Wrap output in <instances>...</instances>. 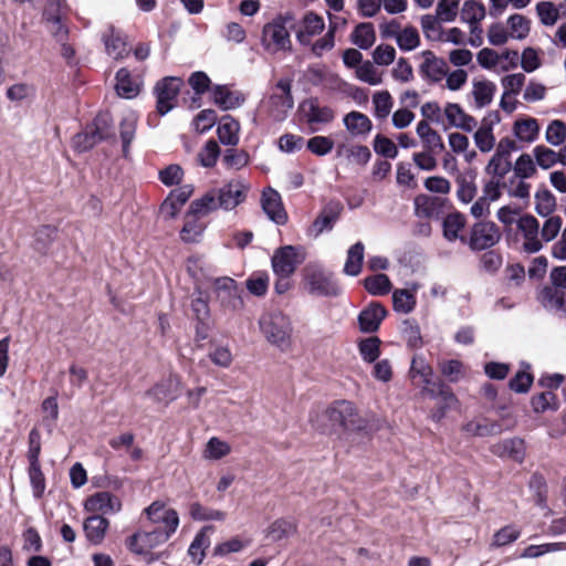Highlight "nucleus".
Returning a JSON list of instances; mask_svg holds the SVG:
<instances>
[{"label": "nucleus", "mask_w": 566, "mask_h": 566, "mask_svg": "<svg viewBox=\"0 0 566 566\" xmlns=\"http://www.w3.org/2000/svg\"><path fill=\"white\" fill-rule=\"evenodd\" d=\"M313 426L323 433H338L340 431H360L367 422L357 412L353 402L347 400L334 401L316 419H311Z\"/></svg>", "instance_id": "nucleus-1"}, {"label": "nucleus", "mask_w": 566, "mask_h": 566, "mask_svg": "<svg viewBox=\"0 0 566 566\" xmlns=\"http://www.w3.org/2000/svg\"><path fill=\"white\" fill-rule=\"evenodd\" d=\"M296 27L292 13L287 12L266 23L262 30V45L270 53L291 50L290 30Z\"/></svg>", "instance_id": "nucleus-2"}, {"label": "nucleus", "mask_w": 566, "mask_h": 566, "mask_svg": "<svg viewBox=\"0 0 566 566\" xmlns=\"http://www.w3.org/2000/svg\"><path fill=\"white\" fill-rule=\"evenodd\" d=\"M260 329L269 343L286 350L291 346L292 324L281 311L264 313L259 321Z\"/></svg>", "instance_id": "nucleus-3"}, {"label": "nucleus", "mask_w": 566, "mask_h": 566, "mask_svg": "<svg viewBox=\"0 0 566 566\" xmlns=\"http://www.w3.org/2000/svg\"><path fill=\"white\" fill-rule=\"evenodd\" d=\"M304 280L310 294L335 297L342 293V289L334 274L319 264H307L304 269Z\"/></svg>", "instance_id": "nucleus-4"}, {"label": "nucleus", "mask_w": 566, "mask_h": 566, "mask_svg": "<svg viewBox=\"0 0 566 566\" xmlns=\"http://www.w3.org/2000/svg\"><path fill=\"white\" fill-rule=\"evenodd\" d=\"M516 242L521 241L520 251L526 254L539 252L544 243L539 238V222L530 213H524L516 221Z\"/></svg>", "instance_id": "nucleus-5"}, {"label": "nucleus", "mask_w": 566, "mask_h": 566, "mask_svg": "<svg viewBox=\"0 0 566 566\" xmlns=\"http://www.w3.org/2000/svg\"><path fill=\"white\" fill-rule=\"evenodd\" d=\"M175 532L153 526L149 530L140 531L126 541L127 548L137 555H147L155 547L166 543Z\"/></svg>", "instance_id": "nucleus-6"}, {"label": "nucleus", "mask_w": 566, "mask_h": 566, "mask_svg": "<svg viewBox=\"0 0 566 566\" xmlns=\"http://www.w3.org/2000/svg\"><path fill=\"white\" fill-rule=\"evenodd\" d=\"M298 109L312 133L318 132L322 126H326L335 119L334 109L331 106L322 105L317 97L304 99Z\"/></svg>", "instance_id": "nucleus-7"}, {"label": "nucleus", "mask_w": 566, "mask_h": 566, "mask_svg": "<svg viewBox=\"0 0 566 566\" xmlns=\"http://www.w3.org/2000/svg\"><path fill=\"white\" fill-rule=\"evenodd\" d=\"M184 81L177 76H166L157 82L154 87L156 95V109L161 116L168 114L176 104Z\"/></svg>", "instance_id": "nucleus-8"}, {"label": "nucleus", "mask_w": 566, "mask_h": 566, "mask_svg": "<svg viewBox=\"0 0 566 566\" xmlns=\"http://www.w3.org/2000/svg\"><path fill=\"white\" fill-rule=\"evenodd\" d=\"M276 88L280 93H272L268 102L269 115L275 122H283L294 105L291 80L280 78Z\"/></svg>", "instance_id": "nucleus-9"}, {"label": "nucleus", "mask_w": 566, "mask_h": 566, "mask_svg": "<svg viewBox=\"0 0 566 566\" xmlns=\"http://www.w3.org/2000/svg\"><path fill=\"white\" fill-rule=\"evenodd\" d=\"M300 248L284 245L276 249L272 255V270L276 276L290 277L297 265L304 261V255L298 253Z\"/></svg>", "instance_id": "nucleus-10"}, {"label": "nucleus", "mask_w": 566, "mask_h": 566, "mask_svg": "<svg viewBox=\"0 0 566 566\" xmlns=\"http://www.w3.org/2000/svg\"><path fill=\"white\" fill-rule=\"evenodd\" d=\"M501 239L499 227L492 221H479L471 228L468 244L472 251H482L494 247Z\"/></svg>", "instance_id": "nucleus-11"}, {"label": "nucleus", "mask_w": 566, "mask_h": 566, "mask_svg": "<svg viewBox=\"0 0 566 566\" xmlns=\"http://www.w3.org/2000/svg\"><path fill=\"white\" fill-rule=\"evenodd\" d=\"M343 205L338 200L328 201L315 218L313 223L307 230L308 237L314 239L318 238L324 232H329L334 229L336 222L339 220L343 212Z\"/></svg>", "instance_id": "nucleus-12"}, {"label": "nucleus", "mask_w": 566, "mask_h": 566, "mask_svg": "<svg viewBox=\"0 0 566 566\" xmlns=\"http://www.w3.org/2000/svg\"><path fill=\"white\" fill-rule=\"evenodd\" d=\"M249 190V184L242 179H232L222 187L216 189L218 192V205L220 206V209L227 211L234 209L245 201Z\"/></svg>", "instance_id": "nucleus-13"}, {"label": "nucleus", "mask_w": 566, "mask_h": 566, "mask_svg": "<svg viewBox=\"0 0 566 566\" xmlns=\"http://www.w3.org/2000/svg\"><path fill=\"white\" fill-rule=\"evenodd\" d=\"M214 289L222 307L232 312L242 310V290L238 287L237 282L233 279L228 276L216 279Z\"/></svg>", "instance_id": "nucleus-14"}, {"label": "nucleus", "mask_w": 566, "mask_h": 566, "mask_svg": "<svg viewBox=\"0 0 566 566\" xmlns=\"http://www.w3.org/2000/svg\"><path fill=\"white\" fill-rule=\"evenodd\" d=\"M102 42L105 46V52L114 60H124L130 53V48L127 43V36L113 25L107 27L102 32Z\"/></svg>", "instance_id": "nucleus-15"}, {"label": "nucleus", "mask_w": 566, "mask_h": 566, "mask_svg": "<svg viewBox=\"0 0 566 566\" xmlns=\"http://www.w3.org/2000/svg\"><path fill=\"white\" fill-rule=\"evenodd\" d=\"M145 514L153 526L176 532L179 525L178 513L174 509H167L161 502H154L145 509Z\"/></svg>", "instance_id": "nucleus-16"}, {"label": "nucleus", "mask_w": 566, "mask_h": 566, "mask_svg": "<svg viewBox=\"0 0 566 566\" xmlns=\"http://www.w3.org/2000/svg\"><path fill=\"white\" fill-rule=\"evenodd\" d=\"M261 206L268 218L283 226L287 222V213L283 207L281 195L273 188H266L261 196Z\"/></svg>", "instance_id": "nucleus-17"}, {"label": "nucleus", "mask_w": 566, "mask_h": 566, "mask_svg": "<svg viewBox=\"0 0 566 566\" xmlns=\"http://www.w3.org/2000/svg\"><path fill=\"white\" fill-rule=\"evenodd\" d=\"M386 315L387 311L380 303H370L358 315L360 331L363 333H374L378 331Z\"/></svg>", "instance_id": "nucleus-18"}, {"label": "nucleus", "mask_w": 566, "mask_h": 566, "mask_svg": "<svg viewBox=\"0 0 566 566\" xmlns=\"http://www.w3.org/2000/svg\"><path fill=\"white\" fill-rule=\"evenodd\" d=\"M423 62L420 65V73L430 82L441 81L448 72V64L443 59L437 57L431 51L422 52Z\"/></svg>", "instance_id": "nucleus-19"}, {"label": "nucleus", "mask_w": 566, "mask_h": 566, "mask_svg": "<svg viewBox=\"0 0 566 566\" xmlns=\"http://www.w3.org/2000/svg\"><path fill=\"white\" fill-rule=\"evenodd\" d=\"M214 104L222 111L240 107L245 96L240 91H231L227 85H214L211 90Z\"/></svg>", "instance_id": "nucleus-20"}, {"label": "nucleus", "mask_w": 566, "mask_h": 566, "mask_svg": "<svg viewBox=\"0 0 566 566\" xmlns=\"http://www.w3.org/2000/svg\"><path fill=\"white\" fill-rule=\"evenodd\" d=\"M179 378L176 376H169L147 390L146 396L154 398L157 402H170L179 396Z\"/></svg>", "instance_id": "nucleus-21"}, {"label": "nucleus", "mask_w": 566, "mask_h": 566, "mask_svg": "<svg viewBox=\"0 0 566 566\" xmlns=\"http://www.w3.org/2000/svg\"><path fill=\"white\" fill-rule=\"evenodd\" d=\"M346 130L353 137H367L373 129V123L369 117L358 111L347 113L343 118Z\"/></svg>", "instance_id": "nucleus-22"}, {"label": "nucleus", "mask_w": 566, "mask_h": 566, "mask_svg": "<svg viewBox=\"0 0 566 566\" xmlns=\"http://www.w3.org/2000/svg\"><path fill=\"white\" fill-rule=\"evenodd\" d=\"M444 115L451 126L462 130L472 132L478 126L476 119L464 113L459 104L448 103L444 108Z\"/></svg>", "instance_id": "nucleus-23"}, {"label": "nucleus", "mask_w": 566, "mask_h": 566, "mask_svg": "<svg viewBox=\"0 0 566 566\" xmlns=\"http://www.w3.org/2000/svg\"><path fill=\"white\" fill-rule=\"evenodd\" d=\"M85 507L88 511L106 513H115L120 509V503L116 496L109 492H98L87 499Z\"/></svg>", "instance_id": "nucleus-24"}, {"label": "nucleus", "mask_w": 566, "mask_h": 566, "mask_svg": "<svg viewBox=\"0 0 566 566\" xmlns=\"http://www.w3.org/2000/svg\"><path fill=\"white\" fill-rule=\"evenodd\" d=\"M108 526L107 518L101 515H92L84 521L83 530L87 541L93 545H98L103 542Z\"/></svg>", "instance_id": "nucleus-25"}, {"label": "nucleus", "mask_w": 566, "mask_h": 566, "mask_svg": "<svg viewBox=\"0 0 566 566\" xmlns=\"http://www.w3.org/2000/svg\"><path fill=\"white\" fill-rule=\"evenodd\" d=\"M115 80V90L120 97L134 98L139 94L140 83L132 77L130 72L126 67L117 71Z\"/></svg>", "instance_id": "nucleus-26"}, {"label": "nucleus", "mask_w": 566, "mask_h": 566, "mask_svg": "<svg viewBox=\"0 0 566 566\" xmlns=\"http://www.w3.org/2000/svg\"><path fill=\"white\" fill-rule=\"evenodd\" d=\"M303 29L296 31V39L301 44H308L311 36L319 34L325 23L321 15L307 12L302 20Z\"/></svg>", "instance_id": "nucleus-27"}, {"label": "nucleus", "mask_w": 566, "mask_h": 566, "mask_svg": "<svg viewBox=\"0 0 566 566\" xmlns=\"http://www.w3.org/2000/svg\"><path fill=\"white\" fill-rule=\"evenodd\" d=\"M415 213L419 218H436L440 214L443 200L439 197L419 195L415 198Z\"/></svg>", "instance_id": "nucleus-28"}, {"label": "nucleus", "mask_w": 566, "mask_h": 566, "mask_svg": "<svg viewBox=\"0 0 566 566\" xmlns=\"http://www.w3.org/2000/svg\"><path fill=\"white\" fill-rule=\"evenodd\" d=\"M465 217L460 212H453L449 213L442 222L443 228V237L450 241L453 242L455 240H460L461 242L465 243L467 239L463 235H460V232L465 227Z\"/></svg>", "instance_id": "nucleus-29"}, {"label": "nucleus", "mask_w": 566, "mask_h": 566, "mask_svg": "<svg viewBox=\"0 0 566 566\" xmlns=\"http://www.w3.org/2000/svg\"><path fill=\"white\" fill-rule=\"evenodd\" d=\"M338 157H346L350 163L365 166L371 158L370 149L365 145L339 144L336 148Z\"/></svg>", "instance_id": "nucleus-30"}, {"label": "nucleus", "mask_w": 566, "mask_h": 566, "mask_svg": "<svg viewBox=\"0 0 566 566\" xmlns=\"http://www.w3.org/2000/svg\"><path fill=\"white\" fill-rule=\"evenodd\" d=\"M218 192L216 189H211L206 192L201 198L193 200L189 207V214L193 217H203L209 214L217 209H220L218 205Z\"/></svg>", "instance_id": "nucleus-31"}, {"label": "nucleus", "mask_w": 566, "mask_h": 566, "mask_svg": "<svg viewBox=\"0 0 566 566\" xmlns=\"http://www.w3.org/2000/svg\"><path fill=\"white\" fill-rule=\"evenodd\" d=\"M409 375L416 386L431 385L433 370L421 356H415L411 361Z\"/></svg>", "instance_id": "nucleus-32"}, {"label": "nucleus", "mask_w": 566, "mask_h": 566, "mask_svg": "<svg viewBox=\"0 0 566 566\" xmlns=\"http://www.w3.org/2000/svg\"><path fill=\"white\" fill-rule=\"evenodd\" d=\"M87 128L97 143L114 136L113 118L108 112L98 113L92 125H88Z\"/></svg>", "instance_id": "nucleus-33"}, {"label": "nucleus", "mask_w": 566, "mask_h": 566, "mask_svg": "<svg viewBox=\"0 0 566 566\" xmlns=\"http://www.w3.org/2000/svg\"><path fill=\"white\" fill-rule=\"evenodd\" d=\"M496 92V85L489 80L473 82L472 95L478 108L490 105Z\"/></svg>", "instance_id": "nucleus-34"}, {"label": "nucleus", "mask_w": 566, "mask_h": 566, "mask_svg": "<svg viewBox=\"0 0 566 566\" xmlns=\"http://www.w3.org/2000/svg\"><path fill=\"white\" fill-rule=\"evenodd\" d=\"M513 133L518 140L533 143L538 137L539 126L535 118L527 117L514 123Z\"/></svg>", "instance_id": "nucleus-35"}, {"label": "nucleus", "mask_w": 566, "mask_h": 566, "mask_svg": "<svg viewBox=\"0 0 566 566\" xmlns=\"http://www.w3.org/2000/svg\"><path fill=\"white\" fill-rule=\"evenodd\" d=\"M239 129L240 124L238 120L229 115L223 116L217 129L219 140L223 145L235 146L239 142Z\"/></svg>", "instance_id": "nucleus-36"}, {"label": "nucleus", "mask_w": 566, "mask_h": 566, "mask_svg": "<svg viewBox=\"0 0 566 566\" xmlns=\"http://www.w3.org/2000/svg\"><path fill=\"white\" fill-rule=\"evenodd\" d=\"M416 290L417 287L415 286L413 291L405 289L394 291L392 306L397 313L409 314L415 310L417 305Z\"/></svg>", "instance_id": "nucleus-37"}, {"label": "nucleus", "mask_w": 566, "mask_h": 566, "mask_svg": "<svg viewBox=\"0 0 566 566\" xmlns=\"http://www.w3.org/2000/svg\"><path fill=\"white\" fill-rule=\"evenodd\" d=\"M365 247L363 242L358 241L353 244L347 251V258L344 265V273L349 276H357L363 266Z\"/></svg>", "instance_id": "nucleus-38"}, {"label": "nucleus", "mask_w": 566, "mask_h": 566, "mask_svg": "<svg viewBox=\"0 0 566 566\" xmlns=\"http://www.w3.org/2000/svg\"><path fill=\"white\" fill-rule=\"evenodd\" d=\"M212 526H205L200 532L196 534L188 548V554L198 565L201 564L205 557V549L210 545V538L207 532H212Z\"/></svg>", "instance_id": "nucleus-39"}, {"label": "nucleus", "mask_w": 566, "mask_h": 566, "mask_svg": "<svg viewBox=\"0 0 566 566\" xmlns=\"http://www.w3.org/2000/svg\"><path fill=\"white\" fill-rule=\"evenodd\" d=\"M375 40V29L369 22L359 23L352 33V42L361 50L369 49Z\"/></svg>", "instance_id": "nucleus-40"}, {"label": "nucleus", "mask_w": 566, "mask_h": 566, "mask_svg": "<svg viewBox=\"0 0 566 566\" xmlns=\"http://www.w3.org/2000/svg\"><path fill=\"white\" fill-rule=\"evenodd\" d=\"M296 532V525L293 521L279 518L268 528L266 537L272 542H279L292 536Z\"/></svg>", "instance_id": "nucleus-41"}, {"label": "nucleus", "mask_w": 566, "mask_h": 566, "mask_svg": "<svg viewBox=\"0 0 566 566\" xmlns=\"http://www.w3.org/2000/svg\"><path fill=\"white\" fill-rule=\"evenodd\" d=\"M493 453L522 461L524 455L523 440L517 438L506 439L493 447Z\"/></svg>", "instance_id": "nucleus-42"}, {"label": "nucleus", "mask_w": 566, "mask_h": 566, "mask_svg": "<svg viewBox=\"0 0 566 566\" xmlns=\"http://www.w3.org/2000/svg\"><path fill=\"white\" fill-rule=\"evenodd\" d=\"M463 430L472 436L488 437L502 432V427L497 422L484 420H473L464 424Z\"/></svg>", "instance_id": "nucleus-43"}, {"label": "nucleus", "mask_w": 566, "mask_h": 566, "mask_svg": "<svg viewBox=\"0 0 566 566\" xmlns=\"http://www.w3.org/2000/svg\"><path fill=\"white\" fill-rule=\"evenodd\" d=\"M485 17V7L476 0H467L461 9V20L470 25L479 24Z\"/></svg>", "instance_id": "nucleus-44"}, {"label": "nucleus", "mask_w": 566, "mask_h": 566, "mask_svg": "<svg viewBox=\"0 0 566 566\" xmlns=\"http://www.w3.org/2000/svg\"><path fill=\"white\" fill-rule=\"evenodd\" d=\"M556 209V199L548 189L537 190L535 193V211L541 217L552 216Z\"/></svg>", "instance_id": "nucleus-45"}, {"label": "nucleus", "mask_w": 566, "mask_h": 566, "mask_svg": "<svg viewBox=\"0 0 566 566\" xmlns=\"http://www.w3.org/2000/svg\"><path fill=\"white\" fill-rule=\"evenodd\" d=\"M367 292L371 295H386L391 290V282L386 274H375L364 280Z\"/></svg>", "instance_id": "nucleus-46"}, {"label": "nucleus", "mask_w": 566, "mask_h": 566, "mask_svg": "<svg viewBox=\"0 0 566 566\" xmlns=\"http://www.w3.org/2000/svg\"><path fill=\"white\" fill-rule=\"evenodd\" d=\"M231 452V447L228 442L212 437L208 440L203 450V458L208 460H220Z\"/></svg>", "instance_id": "nucleus-47"}, {"label": "nucleus", "mask_w": 566, "mask_h": 566, "mask_svg": "<svg viewBox=\"0 0 566 566\" xmlns=\"http://www.w3.org/2000/svg\"><path fill=\"white\" fill-rule=\"evenodd\" d=\"M539 301L548 310L560 311L565 305L564 294L551 286H546L541 291Z\"/></svg>", "instance_id": "nucleus-48"}, {"label": "nucleus", "mask_w": 566, "mask_h": 566, "mask_svg": "<svg viewBox=\"0 0 566 566\" xmlns=\"http://www.w3.org/2000/svg\"><path fill=\"white\" fill-rule=\"evenodd\" d=\"M396 42L401 51H412L420 44L419 32L415 27H406L400 31Z\"/></svg>", "instance_id": "nucleus-49"}, {"label": "nucleus", "mask_w": 566, "mask_h": 566, "mask_svg": "<svg viewBox=\"0 0 566 566\" xmlns=\"http://www.w3.org/2000/svg\"><path fill=\"white\" fill-rule=\"evenodd\" d=\"M458 199L463 203H469L473 200L476 195V186L474 184V178L472 176H463L459 175L457 178Z\"/></svg>", "instance_id": "nucleus-50"}, {"label": "nucleus", "mask_w": 566, "mask_h": 566, "mask_svg": "<svg viewBox=\"0 0 566 566\" xmlns=\"http://www.w3.org/2000/svg\"><path fill=\"white\" fill-rule=\"evenodd\" d=\"M543 226H539V238L542 242L553 241L560 232L563 219L560 216H548Z\"/></svg>", "instance_id": "nucleus-51"}, {"label": "nucleus", "mask_w": 566, "mask_h": 566, "mask_svg": "<svg viewBox=\"0 0 566 566\" xmlns=\"http://www.w3.org/2000/svg\"><path fill=\"white\" fill-rule=\"evenodd\" d=\"M190 515L195 521H223L227 514L196 502L190 505Z\"/></svg>", "instance_id": "nucleus-52"}, {"label": "nucleus", "mask_w": 566, "mask_h": 566, "mask_svg": "<svg viewBox=\"0 0 566 566\" xmlns=\"http://www.w3.org/2000/svg\"><path fill=\"white\" fill-rule=\"evenodd\" d=\"M545 139L552 146H560L566 142V124L560 119L552 120L545 133Z\"/></svg>", "instance_id": "nucleus-53"}, {"label": "nucleus", "mask_w": 566, "mask_h": 566, "mask_svg": "<svg viewBox=\"0 0 566 566\" xmlns=\"http://www.w3.org/2000/svg\"><path fill=\"white\" fill-rule=\"evenodd\" d=\"M511 34L514 39H525L531 30V21L522 14H512L507 19Z\"/></svg>", "instance_id": "nucleus-54"}, {"label": "nucleus", "mask_w": 566, "mask_h": 566, "mask_svg": "<svg viewBox=\"0 0 566 566\" xmlns=\"http://www.w3.org/2000/svg\"><path fill=\"white\" fill-rule=\"evenodd\" d=\"M511 159H505L493 155L485 167V172L493 178L503 180L504 177L511 171Z\"/></svg>", "instance_id": "nucleus-55"}, {"label": "nucleus", "mask_w": 566, "mask_h": 566, "mask_svg": "<svg viewBox=\"0 0 566 566\" xmlns=\"http://www.w3.org/2000/svg\"><path fill=\"white\" fill-rule=\"evenodd\" d=\"M358 349L365 361L374 363L380 354V339L378 337L365 338L359 342Z\"/></svg>", "instance_id": "nucleus-56"}, {"label": "nucleus", "mask_w": 566, "mask_h": 566, "mask_svg": "<svg viewBox=\"0 0 566 566\" xmlns=\"http://www.w3.org/2000/svg\"><path fill=\"white\" fill-rule=\"evenodd\" d=\"M536 12L542 22L546 27L554 25L559 19V11L551 1H542L536 4Z\"/></svg>", "instance_id": "nucleus-57"}, {"label": "nucleus", "mask_w": 566, "mask_h": 566, "mask_svg": "<svg viewBox=\"0 0 566 566\" xmlns=\"http://www.w3.org/2000/svg\"><path fill=\"white\" fill-rule=\"evenodd\" d=\"M373 103L375 107V116L377 118H386L392 108L394 102L388 91L377 92L373 96Z\"/></svg>", "instance_id": "nucleus-58"}, {"label": "nucleus", "mask_w": 566, "mask_h": 566, "mask_svg": "<svg viewBox=\"0 0 566 566\" xmlns=\"http://www.w3.org/2000/svg\"><path fill=\"white\" fill-rule=\"evenodd\" d=\"M457 402L458 399L453 391L447 394V396L436 401V406L429 416L430 419L434 422H440L446 417L447 412L457 405Z\"/></svg>", "instance_id": "nucleus-59"}, {"label": "nucleus", "mask_w": 566, "mask_h": 566, "mask_svg": "<svg viewBox=\"0 0 566 566\" xmlns=\"http://www.w3.org/2000/svg\"><path fill=\"white\" fill-rule=\"evenodd\" d=\"M307 149L316 156H326L334 148V142L328 136H314L306 142Z\"/></svg>", "instance_id": "nucleus-60"}, {"label": "nucleus", "mask_w": 566, "mask_h": 566, "mask_svg": "<svg viewBox=\"0 0 566 566\" xmlns=\"http://www.w3.org/2000/svg\"><path fill=\"white\" fill-rule=\"evenodd\" d=\"M223 164L228 169L239 170L249 163V155L244 150L229 148L223 154Z\"/></svg>", "instance_id": "nucleus-61"}, {"label": "nucleus", "mask_w": 566, "mask_h": 566, "mask_svg": "<svg viewBox=\"0 0 566 566\" xmlns=\"http://www.w3.org/2000/svg\"><path fill=\"white\" fill-rule=\"evenodd\" d=\"M532 407L535 412H544L546 410H556L558 401L553 391H544L532 398Z\"/></svg>", "instance_id": "nucleus-62"}, {"label": "nucleus", "mask_w": 566, "mask_h": 566, "mask_svg": "<svg viewBox=\"0 0 566 566\" xmlns=\"http://www.w3.org/2000/svg\"><path fill=\"white\" fill-rule=\"evenodd\" d=\"M537 165L543 169H549L558 163L557 151L544 146L538 145L533 149Z\"/></svg>", "instance_id": "nucleus-63"}, {"label": "nucleus", "mask_w": 566, "mask_h": 566, "mask_svg": "<svg viewBox=\"0 0 566 566\" xmlns=\"http://www.w3.org/2000/svg\"><path fill=\"white\" fill-rule=\"evenodd\" d=\"M514 175L520 179L531 178L536 172L535 164L528 154H522L512 167Z\"/></svg>", "instance_id": "nucleus-64"}]
</instances>
